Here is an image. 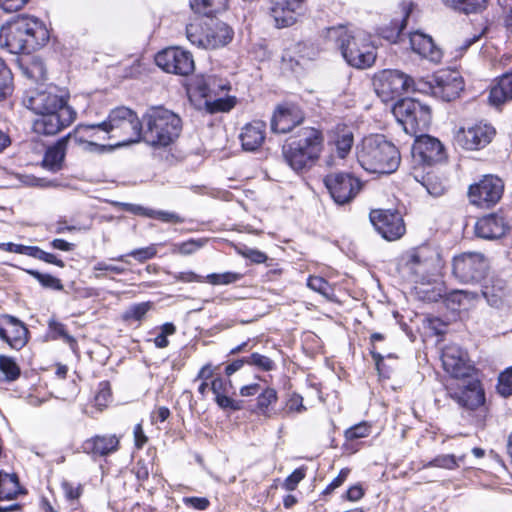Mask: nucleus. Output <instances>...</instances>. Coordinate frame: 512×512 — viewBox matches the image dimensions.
Wrapping results in <instances>:
<instances>
[{"label":"nucleus","mask_w":512,"mask_h":512,"mask_svg":"<svg viewBox=\"0 0 512 512\" xmlns=\"http://www.w3.org/2000/svg\"><path fill=\"white\" fill-rule=\"evenodd\" d=\"M48 40L46 26L35 17H19L0 28V45L13 54H30L44 46Z\"/></svg>","instance_id":"nucleus-1"},{"label":"nucleus","mask_w":512,"mask_h":512,"mask_svg":"<svg viewBox=\"0 0 512 512\" xmlns=\"http://www.w3.org/2000/svg\"><path fill=\"white\" fill-rule=\"evenodd\" d=\"M356 154L360 166L370 173L392 174L401 162L398 148L381 134L364 137Z\"/></svg>","instance_id":"nucleus-2"},{"label":"nucleus","mask_w":512,"mask_h":512,"mask_svg":"<svg viewBox=\"0 0 512 512\" xmlns=\"http://www.w3.org/2000/svg\"><path fill=\"white\" fill-rule=\"evenodd\" d=\"M327 37L335 42L343 58L350 66L357 69H367L375 63L376 47L368 33L338 26L328 29Z\"/></svg>","instance_id":"nucleus-3"},{"label":"nucleus","mask_w":512,"mask_h":512,"mask_svg":"<svg viewBox=\"0 0 512 512\" xmlns=\"http://www.w3.org/2000/svg\"><path fill=\"white\" fill-rule=\"evenodd\" d=\"M322 143L323 137L319 130L303 127L285 142L282 154L293 170L301 171L311 167L319 158Z\"/></svg>","instance_id":"nucleus-4"},{"label":"nucleus","mask_w":512,"mask_h":512,"mask_svg":"<svg viewBox=\"0 0 512 512\" xmlns=\"http://www.w3.org/2000/svg\"><path fill=\"white\" fill-rule=\"evenodd\" d=\"M144 140L153 146H167L181 133L182 121L174 112L163 107L151 108L143 117Z\"/></svg>","instance_id":"nucleus-5"},{"label":"nucleus","mask_w":512,"mask_h":512,"mask_svg":"<svg viewBox=\"0 0 512 512\" xmlns=\"http://www.w3.org/2000/svg\"><path fill=\"white\" fill-rule=\"evenodd\" d=\"M105 124L115 146L138 142L142 136V122L136 112L125 106L112 109Z\"/></svg>","instance_id":"nucleus-6"},{"label":"nucleus","mask_w":512,"mask_h":512,"mask_svg":"<svg viewBox=\"0 0 512 512\" xmlns=\"http://www.w3.org/2000/svg\"><path fill=\"white\" fill-rule=\"evenodd\" d=\"M393 114L406 132L423 130L431 122L430 107L412 98L399 100L393 107Z\"/></svg>","instance_id":"nucleus-7"},{"label":"nucleus","mask_w":512,"mask_h":512,"mask_svg":"<svg viewBox=\"0 0 512 512\" xmlns=\"http://www.w3.org/2000/svg\"><path fill=\"white\" fill-rule=\"evenodd\" d=\"M323 183L338 205L351 203L364 186L361 179L349 172H331L324 177Z\"/></svg>","instance_id":"nucleus-8"},{"label":"nucleus","mask_w":512,"mask_h":512,"mask_svg":"<svg viewBox=\"0 0 512 512\" xmlns=\"http://www.w3.org/2000/svg\"><path fill=\"white\" fill-rule=\"evenodd\" d=\"M373 85L377 94L384 101L416 89L415 82L409 75L392 69H385L377 73L373 79Z\"/></svg>","instance_id":"nucleus-9"},{"label":"nucleus","mask_w":512,"mask_h":512,"mask_svg":"<svg viewBox=\"0 0 512 512\" xmlns=\"http://www.w3.org/2000/svg\"><path fill=\"white\" fill-rule=\"evenodd\" d=\"M487 262L480 253H463L453 259L452 273L462 283L482 280L487 271Z\"/></svg>","instance_id":"nucleus-10"},{"label":"nucleus","mask_w":512,"mask_h":512,"mask_svg":"<svg viewBox=\"0 0 512 512\" xmlns=\"http://www.w3.org/2000/svg\"><path fill=\"white\" fill-rule=\"evenodd\" d=\"M23 103L35 114L72 108L67 104V99L57 93L56 87L30 89L26 92Z\"/></svg>","instance_id":"nucleus-11"},{"label":"nucleus","mask_w":512,"mask_h":512,"mask_svg":"<svg viewBox=\"0 0 512 512\" xmlns=\"http://www.w3.org/2000/svg\"><path fill=\"white\" fill-rule=\"evenodd\" d=\"M461 380L462 384L457 385V387L447 386V394L460 407L476 410L485 402V393L482 385L473 374Z\"/></svg>","instance_id":"nucleus-12"},{"label":"nucleus","mask_w":512,"mask_h":512,"mask_svg":"<svg viewBox=\"0 0 512 512\" xmlns=\"http://www.w3.org/2000/svg\"><path fill=\"white\" fill-rule=\"evenodd\" d=\"M503 189L504 184L499 177L486 175L478 183L469 187L468 197L473 205L490 208L501 199Z\"/></svg>","instance_id":"nucleus-13"},{"label":"nucleus","mask_w":512,"mask_h":512,"mask_svg":"<svg viewBox=\"0 0 512 512\" xmlns=\"http://www.w3.org/2000/svg\"><path fill=\"white\" fill-rule=\"evenodd\" d=\"M369 218L376 231L388 241L400 239L405 234L403 218L396 210H372Z\"/></svg>","instance_id":"nucleus-14"},{"label":"nucleus","mask_w":512,"mask_h":512,"mask_svg":"<svg viewBox=\"0 0 512 512\" xmlns=\"http://www.w3.org/2000/svg\"><path fill=\"white\" fill-rule=\"evenodd\" d=\"M158 67L168 73L186 76L194 70L192 54L178 47H169L155 56Z\"/></svg>","instance_id":"nucleus-15"},{"label":"nucleus","mask_w":512,"mask_h":512,"mask_svg":"<svg viewBox=\"0 0 512 512\" xmlns=\"http://www.w3.org/2000/svg\"><path fill=\"white\" fill-rule=\"evenodd\" d=\"M32 129L36 134L52 136L70 126L75 118L76 112L73 108H62L57 111L37 114Z\"/></svg>","instance_id":"nucleus-16"},{"label":"nucleus","mask_w":512,"mask_h":512,"mask_svg":"<svg viewBox=\"0 0 512 512\" xmlns=\"http://www.w3.org/2000/svg\"><path fill=\"white\" fill-rule=\"evenodd\" d=\"M199 89L202 96L206 98L205 108L210 114L228 112L235 105L232 98L220 96L221 93H226L230 87L216 77H208Z\"/></svg>","instance_id":"nucleus-17"},{"label":"nucleus","mask_w":512,"mask_h":512,"mask_svg":"<svg viewBox=\"0 0 512 512\" xmlns=\"http://www.w3.org/2000/svg\"><path fill=\"white\" fill-rule=\"evenodd\" d=\"M441 361L444 370L455 379H463L474 374V367L468 354L460 346L450 344L443 348Z\"/></svg>","instance_id":"nucleus-18"},{"label":"nucleus","mask_w":512,"mask_h":512,"mask_svg":"<svg viewBox=\"0 0 512 512\" xmlns=\"http://www.w3.org/2000/svg\"><path fill=\"white\" fill-rule=\"evenodd\" d=\"M496 134L495 128L487 123H477L468 128H460L456 133V141L466 150H479L487 146Z\"/></svg>","instance_id":"nucleus-19"},{"label":"nucleus","mask_w":512,"mask_h":512,"mask_svg":"<svg viewBox=\"0 0 512 512\" xmlns=\"http://www.w3.org/2000/svg\"><path fill=\"white\" fill-rule=\"evenodd\" d=\"M411 154L416 162L427 165L440 162L445 158L442 143L429 135L420 136L415 140Z\"/></svg>","instance_id":"nucleus-20"},{"label":"nucleus","mask_w":512,"mask_h":512,"mask_svg":"<svg viewBox=\"0 0 512 512\" xmlns=\"http://www.w3.org/2000/svg\"><path fill=\"white\" fill-rule=\"evenodd\" d=\"M431 84L432 93L444 101L456 99L464 89V81L456 71H441L435 75Z\"/></svg>","instance_id":"nucleus-21"},{"label":"nucleus","mask_w":512,"mask_h":512,"mask_svg":"<svg viewBox=\"0 0 512 512\" xmlns=\"http://www.w3.org/2000/svg\"><path fill=\"white\" fill-rule=\"evenodd\" d=\"M306 0H270V14L277 28H285L296 23Z\"/></svg>","instance_id":"nucleus-22"},{"label":"nucleus","mask_w":512,"mask_h":512,"mask_svg":"<svg viewBox=\"0 0 512 512\" xmlns=\"http://www.w3.org/2000/svg\"><path fill=\"white\" fill-rule=\"evenodd\" d=\"M28 335V328L22 321L12 315H3L0 339L7 343L11 349H22L28 343Z\"/></svg>","instance_id":"nucleus-23"},{"label":"nucleus","mask_w":512,"mask_h":512,"mask_svg":"<svg viewBox=\"0 0 512 512\" xmlns=\"http://www.w3.org/2000/svg\"><path fill=\"white\" fill-rule=\"evenodd\" d=\"M509 230L506 220L498 214H489L478 219L475 233L478 237L493 240L503 237Z\"/></svg>","instance_id":"nucleus-24"},{"label":"nucleus","mask_w":512,"mask_h":512,"mask_svg":"<svg viewBox=\"0 0 512 512\" xmlns=\"http://www.w3.org/2000/svg\"><path fill=\"white\" fill-rule=\"evenodd\" d=\"M205 49H217L227 45L233 38V30L217 19H207Z\"/></svg>","instance_id":"nucleus-25"},{"label":"nucleus","mask_w":512,"mask_h":512,"mask_svg":"<svg viewBox=\"0 0 512 512\" xmlns=\"http://www.w3.org/2000/svg\"><path fill=\"white\" fill-rule=\"evenodd\" d=\"M110 136L105 124V121L97 124H81L78 125L71 134V141L77 143H88L90 145H97L98 141H108Z\"/></svg>","instance_id":"nucleus-26"},{"label":"nucleus","mask_w":512,"mask_h":512,"mask_svg":"<svg viewBox=\"0 0 512 512\" xmlns=\"http://www.w3.org/2000/svg\"><path fill=\"white\" fill-rule=\"evenodd\" d=\"M266 137V124L263 121H253L246 124L239 135L242 148L245 151H256L264 143Z\"/></svg>","instance_id":"nucleus-27"},{"label":"nucleus","mask_w":512,"mask_h":512,"mask_svg":"<svg viewBox=\"0 0 512 512\" xmlns=\"http://www.w3.org/2000/svg\"><path fill=\"white\" fill-rule=\"evenodd\" d=\"M119 438L116 435H96L83 442V451L93 456H107L118 450Z\"/></svg>","instance_id":"nucleus-28"},{"label":"nucleus","mask_w":512,"mask_h":512,"mask_svg":"<svg viewBox=\"0 0 512 512\" xmlns=\"http://www.w3.org/2000/svg\"><path fill=\"white\" fill-rule=\"evenodd\" d=\"M410 45L412 50L423 58L432 62H438L441 59L442 53L429 35L418 31L411 33Z\"/></svg>","instance_id":"nucleus-29"},{"label":"nucleus","mask_w":512,"mask_h":512,"mask_svg":"<svg viewBox=\"0 0 512 512\" xmlns=\"http://www.w3.org/2000/svg\"><path fill=\"white\" fill-rule=\"evenodd\" d=\"M70 141L71 133L58 140L55 145L49 147L44 154L42 167L53 173L60 171L64 165L66 145Z\"/></svg>","instance_id":"nucleus-30"},{"label":"nucleus","mask_w":512,"mask_h":512,"mask_svg":"<svg viewBox=\"0 0 512 512\" xmlns=\"http://www.w3.org/2000/svg\"><path fill=\"white\" fill-rule=\"evenodd\" d=\"M302 118H296L293 111L290 109H279L276 111L271 119V131L274 133H288L296 125L300 124Z\"/></svg>","instance_id":"nucleus-31"},{"label":"nucleus","mask_w":512,"mask_h":512,"mask_svg":"<svg viewBox=\"0 0 512 512\" xmlns=\"http://www.w3.org/2000/svg\"><path fill=\"white\" fill-rule=\"evenodd\" d=\"M126 210L146 216L148 218L158 219L165 223L180 224L184 222V218L174 212L147 209L142 206L132 204H126Z\"/></svg>","instance_id":"nucleus-32"},{"label":"nucleus","mask_w":512,"mask_h":512,"mask_svg":"<svg viewBox=\"0 0 512 512\" xmlns=\"http://www.w3.org/2000/svg\"><path fill=\"white\" fill-rule=\"evenodd\" d=\"M21 493L17 475L0 471V501L13 500Z\"/></svg>","instance_id":"nucleus-33"},{"label":"nucleus","mask_w":512,"mask_h":512,"mask_svg":"<svg viewBox=\"0 0 512 512\" xmlns=\"http://www.w3.org/2000/svg\"><path fill=\"white\" fill-rule=\"evenodd\" d=\"M227 3L228 0H189L190 7L195 13L207 17L224 11Z\"/></svg>","instance_id":"nucleus-34"},{"label":"nucleus","mask_w":512,"mask_h":512,"mask_svg":"<svg viewBox=\"0 0 512 512\" xmlns=\"http://www.w3.org/2000/svg\"><path fill=\"white\" fill-rule=\"evenodd\" d=\"M449 8L465 14L478 13L486 8L488 0H442Z\"/></svg>","instance_id":"nucleus-35"},{"label":"nucleus","mask_w":512,"mask_h":512,"mask_svg":"<svg viewBox=\"0 0 512 512\" xmlns=\"http://www.w3.org/2000/svg\"><path fill=\"white\" fill-rule=\"evenodd\" d=\"M207 20L195 21L186 26L187 39L197 47L205 49Z\"/></svg>","instance_id":"nucleus-36"},{"label":"nucleus","mask_w":512,"mask_h":512,"mask_svg":"<svg viewBox=\"0 0 512 512\" xmlns=\"http://www.w3.org/2000/svg\"><path fill=\"white\" fill-rule=\"evenodd\" d=\"M482 294L490 306L498 308L502 305L505 297L504 283L497 280L491 286L485 285Z\"/></svg>","instance_id":"nucleus-37"},{"label":"nucleus","mask_w":512,"mask_h":512,"mask_svg":"<svg viewBox=\"0 0 512 512\" xmlns=\"http://www.w3.org/2000/svg\"><path fill=\"white\" fill-rule=\"evenodd\" d=\"M48 329H49L51 339H53V340L62 339L72 349H75V347L77 346L76 339L67 332L66 326L63 323L58 322L54 318H51L48 321Z\"/></svg>","instance_id":"nucleus-38"},{"label":"nucleus","mask_w":512,"mask_h":512,"mask_svg":"<svg viewBox=\"0 0 512 512\" xmlns=\"http://www.w3.org/2000/svg\"><path fill=\"white\" fill-rule=\"evenodd\" d=\"M0 373L5 381L13 382L20 377L21 369L12 357L0 355Z\"/></svg>","instance_id":"nucleus-39"},{"label":"nucleus","mask_w":512,"mask_h":512,"mask_svg":"<svg viewBox=\"0 0 512 512\" xmlns=\"http://www.w3.org/2000/svg\"><path fill=\"white\" fill-rule=\"evenodd\" d=\"M14 90L13 75L6 63L0 58V100L7 98Z\"/></svg>","instance_id":"nucleus-40"},{"label":"nucleus","mask_w":512,"mask_h":512,"mask_svg":"<svg viewBox=\"0 0 512 512\" xmlns=\"http://www.w3.org/2000/svg\"><path fill=\"white\" fill-rule=\"evenodd\" d=\"M156 254H157L156 246L150 245L148 247L134 249V250L130 251L128 254L120 255L115 258H111V260L129 263L127 261V257L131 256L134 259H136L138 262L143 263L146 260H149V259H152L153 257H155Z\"/></svg>","instance_id":"nucleus-41"},{"label":"nucleus","mask_w":512,"mask_h":512,"mask_svg":"<svg viewBox=\"0 0 512 512\" xmlns=\"http://www.w3.org/2000/svg\"><path fill=\"white\" fill-rule=\"evenodd\" d=\"M151 308V302H142L134 304L123 313L122 318L126 322H140L145 318L146 314L151 310Z\"/></svg>","instance_id":"nucleus-42"},{"label":"nucleus","mask_w":512,"mask_h":512,"mask_svg":"<svg viewBox=\"0 0 512 512\" xmlns=\"http://www.w3.org/2000/svg\"><path fill=\"white\" fill-rule=\"evenodd\" d=\"M458 461H463V456L456 458L453 454L438 455L423 465L424 468L437 467L453 470L459 466Z\"/></svg>","instance_id":"nucleus-43"},{"label":"nucleus","mask_w":512,"mask_h":512,"mask_svg":"<svg viewBox=\"0 0 512 512\" xmlns=\"http://www.w3.org/2000/svg\"><path fill=\"white\" fill-rule=\"evenodd\" d=\"M26 271L45 288L57 291H61L64 288L63 284L61 283V280L52 276L51 274L41 273L33 269H29Z\"/></svg>","instance_id":"nucleus-44"},{"label":"nucleus","mask_w":512,"mask_h":512,"mask_svg":"<svg viewBox=\"0 0 512 512\" xmlns=\"http://www.w3.org/2000/svg\"><path fill=\"white\" fill-rule=\"evenodd\" d=\"M277 399L278 397L275 389L266 388L264 391H262L257 397V409L259 410V413L268 417V408L270 405L276 403Z\"/></svg>","instance_id":"nucleus-45"},{"label":"nucleus","mask_w":512,"mask_h":512,"mask_svg":"<svg viewBox=\"0 0 512 512\" xmlns=\"http://www.w3.org/2000/svg\"><path fill=\"white\" fill-rule=\"evenodd\" d=\"M412 9H413V3H404L403 4V6H402L403 18L400 22L399 21H397L395 23L392 22L393 29L391 30V32L389 34L383 35L386 39L396 42L397 38L400 36L402 31L406 27V20L409 17Z\"/></svg>","instance_id":"nucleus-46"},{"label":"nucleus","mask_w":512,"mask_h":512,"mask_svg":"<svg viewBox=\"0 0 512 512\" xmlns=\"http://www.w3.org/2000/svg\"><path fill=\"white\" fill-rule=\"evenodd\" d=\"M243 275L237 272L212 273L205 277V281L212 285H229L242 279Z\"/></svg>","instance_id":"nucleus-47"},{"label":"nucleus","mask_w":512,"mask_h":512,"mask_svg":"<svg viewBox=\"0 0 512 512\" xmlns=\"http://www.w3.org/2000/svg\"><path fill=\"white\" fill-rule=\"evenodd\" d=\"M429 249L427 247H421L415 249L409 256L408 264L411 265L413 269L418 272L417 267L427 268L432 262V257H429L427 254L429 253Z\"/></svg>","instance_id":"nucleus-48"},{"label":"nucleus","mask_w":512,"mask_h":512,"mask_svg":"<svg viewBox=\"0 0 512 512\" xmlns=\"http://www.w3.org/2000/svg\"><path fill=\"white\" fill-rule=\"evenodd\" d=\"M25 75L34 82L46 80V69L44 63L40 59H33L25 68Z\"/></svg>","instance_id":"nucleus-49"},{"label":"nucleus","mask_w":512,"mask_h":512,"mask_svg":"<svg viewBox=\"0 0 512 512\" xmlns=\"http://www.w3.org/2000/svg\"><path fill=\"white\" fill-rule=\"evenodd\" d=\"M247 364L255 366L261 371H272L275 369L274 361L260 353H252L247 357Z\"/></svg>","instance_id":"nucleus-50"},{"label":"nucleus","mask_w":512,"mask_h":512,"mask_svg":"<svg viewBox=\"0 0 512 512\" xmlns=\"http://www.w3.org/2000/svg\"><path fill=\"white\" fill-rule=\"evenodd\" d=\"M307 286L326 298H329L332 294L330 284L324 278L319 276H310L307 280Z\"/></svg>","instance_id":"nucleus-51"},{"label":"nucleus","mask_w":512,"mask_h":512,"mask_svg":"<svg viewBox=\"0 0 512 512\" xmlns=\"http://www.w3.org/2000/svg\"><path fill=\"white\" fill-rule=\"evenodd\" d=\"M353 142L354 138L352 132H345L338 136L335 145L339 158L344 159L347 156L353 146Z\"/></svg>","instance_id":"nucleus-52"},{"label":"nucleus","mask_w":512,"mask_h":512,"mask_svg":"<svg viewBox=\"0 0 512 512\" xmlns=\"http://www.w3.org/2000/svg\"><path fill=\"white\" fill-rule=\"evenodd\" d=\"M497 390L504 397L512 395V367L499 375Z\"/></svg>","instance_id":"nucleus-53"},{"label":"nucleus","mask_w":512,"mask_h":512,"mask_svg":"<svg viewBox=\"0 0 512 512\" xmlns=\"http://www.w3.org/2000/svg\"><path fill=\"white\" fill-rule=\"evenodd\" d=\"M161 332L160 334H158L153 342H154V345L157 347V348H166L168 345H169V340H168V336L170 335H173L175 334L176 332V327L173 323L171 322H166L164 323L161 327Z\"/></svg>","instance_id":"nucleus-54"},{"label":"nucleus","mask_w":512,"mask_h":512,"mask_svg":"<svg viewBox=\"0 0 512 512\" xmlns=\"http://www.w3.org/2000/svg\"><path fill=\"white\" fill-rule=\"evenodd\" d=\"M30 257L42 260V261H44L46 263H49V264H54V265H56V266H58L60 268L65 267V263L61 259H58L52 253H48V252L43 251L42 249H40L37 246H33L32 253H30Z\"/></svg>","instance_id":"nucleus-55"},{"label":"nucleus","mask_w":512,"mask_h":512,"mask_svg":"<svg viewBox=\"0 0 512 512\" xmlns=\"http://www.w3.org/2000/svg\"><path fill=\"white\" fill-rule=\"evenodd\" d=\"M61 487L65 498L71 502L78 500L83 493V486L81 484L75 486L73 483L65 480L61 483Z\"/></svg>","instance_id":"nucleus-56"},{"label":"nucleus","mask_w":512,"mask_h":512,"mask_svg":"<svg viewBox=\"0 0 512 512\" xmlns=\"http://www.w3.org/2000/svg\"><path fill=\"white\" fill-rule=\"evenodd\" d=\"M93 271L96 278H101L103 276V272H111L120 275L125 272V268L108 264L105 261H99L93 266Z\"/></svg>","instance_id":"nucleus-57"},{"label":"nucleus","mask_w":512,"mask_h":512,"mask_svg":"<svg viewBox=\"0 0 512 512\" xmlns=\"http://www.w3.org/2000/svg\"><path fill=\"white\" fill-rule=\"evenodd\" d=\"M111 398V389L108 382H100L97 394L95 395V403L98 407H106Z\"/></svg>","instance_id":"nucleus-58"},{"label":"nucleus","mask_w":512,"mask_h":512,"mask_svg":"<svg viewBox=\"0 0 512 512\" xmlns=\"http://www.w3.org/2000/svg\"><path fill=\"white\" fill-rule=\"evenodd\" d=\"M215 402L222 409H229L232 411H239L243 408V401L234 400L224 394L217 395L215 397Z\"/></svg>","instance_id":"nucleus-59"},{"label":"nucleus","mask_w":512,"mask_h":512,"mask_svg":"<svg viewBox=\"0 0 512 512\" xmlns=\"http://www.w3.org/2000/svg\"><path fill=\"white\" fill-rule=\"evenodd\" d=\"M368 434L369 427L366 425V423H359L345 431V438L347 440H356L359 438L366 437L368 436Z\"/></svg>","instance_id":"nucleus-60"},{"label":"nucleus","mask_w":512,"mask_h":512,"mask_svg":"<svg viewBox=\"0 0 512 512\" xmlns=\"http://www.w3.org/2000/svg\"><path fill=\"white\" fill-rule=\"evenodd\" d=\"M239 253L246 259H249L251 262L256 264L265 263L268 259L267 255L257 249H252L245 247L244 249L240 250Z\"/></svg>","instance_id":"nucleus-61"},{"label":"nucleus","mask_w":512,"mask_h":512,"mask_svg":"<svg viewBox=\"0 0 512 512\" xmlns=\"http://www.w3.org/2000/svg\"><path fill=\"white\" fill-rule=\"evenodd\" d=\"M203 244L204 241L202 240L190 239L188 241L176 245V247L180 254L190 255L196 252L198 249H200L203 246Z\"/></svg>","instance_id":"nucleus-62"},{"label":"nucleus","mask_w":512,"mask_h":512,"mask_svg":"<svg viewBox=\"0 0 512 512\" xmlns=\"http://www.w3.org/2000/svg\"><path fill=\"white\" fill-rule=\"evenodd\" d=\"M305 470L303 468H298L294 470L284 481V487L288 491L294 490L298 483L304 479Z\"/></svg>","instance_id":"nucleus-63"},{"label":"nucleus","mask_w":512,"mask_h":512,"mask_svg":"<svg viewBox=\"0 0 512 512\" xmlns=\"http://www.w3.org/2000/svg\"><path fill=\"white\" fill-rule=\"evenodd\" d=\"M422 185L426 188L427 192L432 196H440L445 192V186L433 180L431 176H427L422 182Z\"/></svg>","instance_id":"nucleus-64"}]
</instances>
